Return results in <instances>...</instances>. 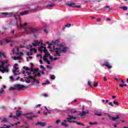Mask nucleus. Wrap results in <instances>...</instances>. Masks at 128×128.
Wrapping results in <instances>:
<instances>
[{
	"mask_svg": "<svg viewBox=\"0 0 128 128\" xmlns=\"http://www.w3.org/2000/svg\"><path fill=\"white\" fill-rule=\"evenodd\" d=\"M34 112H30L26 114H22L18 110L16 111V116H13V118H15L16 120H18V118H20L21 116H26L28 120L32 121L34 118H36V116H30V114H33Z\"/></svg>",
	"mask_w": 128,
	"mask_h": 128,
	"instance_id": "f257e3e1",
	"label": "nucleus"
},
{
	"mask_svg": "<svg viewBox=\"0 0 128 128\" xmlns=\"http://www.w3.org/2000/svg\"><path fill=\"white\" fill-rule=\"evenodd\" d=\"M0 63L1 64L0 68H2H2H0V72H1L2 74H4V72H8V66H10V64H8V60H0Z\"/></svg>",
	"mask_w": 128,
	"mask_h": 128,
	"instance_id": "f03ea898",
	"label": "nucleus"
},
{
	"mask_svg": "<svg viewBox=\"0 0 128 128\" xmlns=\"http://www.w3.org/2000/svg\"><path fill=\"white\" fill-rule=\"evenodd\" d=\"M53 50H55L56 54H54V56H62L60 55V52H63L64 54H66L68 50V48L64 47L63 48H56V46H53Z\"/></svg>",
	"mask_w": 128,
	"mask_h": 128,
	"instance_id": "7ed1b4c3",
	"label": "nucleus"
},
{
	"mask_svg": "<svg viewBox=\"0 0 128 128\" xmlns=\"http://www.w3.org/2000/svg\"><path fill=\"white\" fill-rule=\"evenodd\" d=\"M12 14L10 16V18L12 16H14V20H11L10 22H9V25L10 26H16V28H18V18H16V14H14V13L12 12Z\"/></svg>",
	"mask_w": 128,
	"mask_h": 128,
	"instance_id": "20e7f679",
	"label": "nucleus"
},
{
	"mask_svg": "<svg viewBox=\"0 0 128 128\" xmlns=\"http://www.w3.org/2000/svg\"><path fill=\"white\" fill-rule=\"evenodd\" d=\"M26 88V86L22 85L20 84H17L15 85L14 87H10L9 90H22V88Z\"/></svg>",
	"mask_w": 128,
	"mask_h": 128,
	"instance_id": "39448f33",
	"label": "nucleus"
},
{
	"mask_svg": "<svg viewBox=\"0 0 128 128\" xmlns=\"http://www.w3.org/2000/svg\"><path fill=\"white\" fill-rule=\"evenodd\" d=\"M68 118H66V120H68V122H69V124H76V122H78V121L72 120H76V116H74L70 114H68Z\"/></svg>",
	"mask_w": 128,
	"mask_h": 128,
	"instance_id": "423d86ee",
	"label": "nucleus"
},
{
	"mask_svg": "<svg viewBox=\"0 0 128 128\" xmlns=\"http://www.w3.org/2000/svg\"><path fill=\"white\" fill-rule=\"evenodd\" d=\"M12 12H0V18L6 16V18H10V16H12Z\"/></svg>",
	"mask_w": 128,
	"mask_h": 128,
	"instance_id": "0eeeda50",
	"label": "nucleus"
},
{
	"mask_svg": "<svg viewBox=\"0 0 128 128\" xmlns=\"http://www.w3.org/2000/svg\"><path fill=\"white\" fill-rule=\"evenodd\" d=\"M66 4L69 8H82V6L80 5L76 6V3L74 2L66 3Z\"/></svg>",
	"mask_w": 128,
	"mask_h": 128,
	"instance_id": "6e6552de",
	"label": "nucleus"
},
{
	"mask_svg": "<svg viewBox=\"0 0 128 128\" xmlns=\"http://www.w3.org/2000/svg\"><path fill=\"white\" fill-rule=\"evenodd\" d=\"M18 22H20V27L21 28H23L24 30H26V27L28 26V23L25 22L24 24H22V18L20 17H18Z\"/></svg>",
	"mask_w": 128,
	"mask_h": 128,
	"instance_id": "1a4fd4ad",
	"label": "nucleus"
},
{
	"mask_svg": "<svg viewBox=\"0 0 128 128\" xmlns=\"http://www.w3.org/2000/svg\"><path fill=\"white\" fill-rule=\"evenodd\" d=\"M64 122H61V126H64V128H68L70 126V125H68V124H66V122H68V119L66 120H63Z\"/></svg>",
	"mask_w": 128,
	"mask_h": 128,
	"instance_id": "9d476101",
	"label": "nucleus"
},
{
	"mask_svg": "<svg viewBox=\"0 0 128 128\" xmlns=\"http://www.w3.org/2000/svg\"><path fill=\"white\" fill-rule=\"evenodd\" d=\"M24 78H26L25 80V82L26 84H30V80H34V78L30 75L28 76V77H24Z\"/></svg>",
	"mask_w": 128,
	"mask_h": 128,
	"instance_id": "9b49d317",
	"label": "nucleus"
},
{
	"mask_svg": "<svg viewBox=\"0 0 128 128\" xmlns=\"http://www.w3.org/2000/svg\"><path fill=\"white\" fill-rule=\"evenodd\" d=\"M104 64H103V66H105L106 68H108L110 70L112 68V66H110V63L108 62V61L106 60H104Z\"/></svg>",
	"mask_w": 128,
	"mask_h": 128,
	"instance_id": "f8f14e48",
	"label": "nucleus"
},
{
	"mask_svg": "<svg viewBox=\"0 0 128 128\" xmlns=\"http://www.w3.org/2000/svg\"><path fill=\"white\" fill-rule=\"evenodd\" d=\"M34 42L32 43V44L33 46H38L40 44V42H38L36 40H34Z\"/></svg>",
	"mask_w": 128,
	"mask_h": 128,
	"instance_id": "ddd939ff",
	"label": "nucleus"
},
{
	"mask_svg": "<svg viewBox=\"0 0 128 128\" xmlns=\"http://www.w3.org/2000/svg\"><path fill=\"white\" fill-rule=\"evenodd\" d=\"M28 29L30 30L32 34H36V32L38 30V28L33 27H29Z\"/></svg>",
	"mask_w": 128,
	"mask_h": 128,
	"instance_id": "4468645a",
	"label": "nucleus"
},
{
	"mask_svg": "<svg viewBox=\"0 0 128 128\" xmlns=\"http://www.w3.org/2000/svg\"><path fill=\"white\" fill-rule=\"evenodd\" d=\"M36 126H41L42 128L46 126V122H38L36 124Z\"/></svg>",
	"mask_w": 128,
	"mask_h": 128,
	"instance_id": "2eb2a0df",
	"label": "nucleus"
},
{
	"mask_svg": "<svg viewBox=\"0 0 128 128\" xmlns=\"http://www.w3.org/2000/svg\"><path fill=\"white\" fill-rule=\"evenodd\" d=\"M60 57H54V56H50V60H51V62H55V60H60Z\"/></svg>",
	"mask_w": 128,
	"mask_h": 128,
	"instance_id": "dca6fc26",
	"label": "nucleus"
},
{
	"mask_svg": "<svg viewBox=\"0 0 128 128\" xmlns=\"http://www.w3.org/2000/svg\"><path fill=\"white\" fill-rule=\"evenodd\" d=\"M28 12H30V11L24 10L20 12V16H26V14H28Z\"/></svg>",
	"mask_w": 128,
	"mask_h": 128,
	"instance_id": "f3484780",
	"label": "nucleus"
},
{
	"mask_svg": "<svg viewBox=\"0 0 128 128\" xmlns=\"http://www.w3.org/2000/svg\"><path fill=\"white\" fill-rule=\"evenodd\" d=\"M106 8H108L109 10H116V9H112L109 6H106L104 7V10H106Z\"/></svg>",
	"mask_w": 128,
	"mask_h": 128,
	"instance_id": "a211bd4d",
	"label": "nucleus"
},
{
	"mask_svg": "<svg viewBox=\"0 0 128 128\" xmlns=\"http://www.w3.org/2000/svg\"><path fill=\"white\" fill-rule=\"evenodd\" d=\"M78 113V116H86V111L84 110H82V112H79Z\"/></svg>",
	"mask_w": 128,
	"mask_h": 128,
	"instance_id": "6ab92c4d",
	"label": "nucleus"
},
{
	"mask_svg": "<svg viewBox=\"0 0 128 128\" xmlns=\"http://www.w3.org/2000/svg\"><path fill=\"white\" fill-rule=\"evenodd\" d=\"M14 76H20V72H18V70H12ZM16 72H18V73H16Z\"/></svg>",
	"mask_w": 128,
	"mask_h": 128,
	"instance_id": "aec40b11",
	"label": "nucleus"
},
{
	"mask_svg": "<svg viewBox=\"0 0 128 128\" xmlns=\"http://www.w3.org/2000/svg\"><path fill=\"white\" fill-rule=\"evenodd\" d=\"M29 46L30 47L26 46V48H27V50H30V52H34V48H32V46L30 44Z\"/></svg>",
	"mask_w": 128,
	"mask_h": 128,
	"instance_id": "412c9836",
	"label": "nucleus"
},
{
	"mask_svg": "<svg viewBox=\"0 0 128 128\" xmlns=\"http://www.w3.org/2000/svg\"><path fill=\"white\" fill-rule=\"evenodd\" d=\"M9 78H10L12 82H14V80H18L20 78V76L17 77L16 78H14L12 76H10Z\"/></svg>",
	"mask_w": 128,
	"mask_h": 128,
	"instance_id": "4be33fe9",
	"label": "nucleus"
},
{
	"mask_svg": "<svg viewBox=\"0 0 128 128\" xmlns=\"http://www.w3.org/2000/svg\"><path fill=\"white\" fill-rule=\"evenodd\" d=\"M5 42H6V44H8V42H10V46H12V44H14V42L10 41L8 40V39H5Z\"/></svg>",
	"mask_w": 128,
	"mask_h": 128,
	"instance_id": "5701e85b",
	"label": "nucleus"
},
{
	"mask_svg": "<svg viewBox=\"0 0 128 128\" xmlns=\"http://www.w3.org/2000/svg\"><path fill=\"white\" fill-rule=\"evenodd\" d=\"M21 6H22V8H23L24 10L30 8V5H22Z\"/></svg>",
	"mask_w": 128,
	"mask_h": 128,
	"instance_id": "b1692460",
	"label": "nucleus"
},
{
	"mask_svg": "<svg viewBox=\"0 0 128 128\" xmlns=\"http://www.w3.org/2000/svg\"><path fill=\"white\" fill-rule=\"evenodd\" d=\"M52 43L54 44H58L60 43V39H57L55 40H53Z\"/></svg>",
	"mask_w": 128,
	"mask_h": 128,
	"instance_id": "393cba45",
	"label": "nucleus"
},
{
	"mask_svg": "<svg viewBox=\"0 0 128 128\" xmlns=\"http://www.w3.org/2000/svg\"><path fill=\"white\" fill-rule=\"evenodd\" d=\"M38 50L40 52V54H42L44 52V49L42 48V46H40L38 48Z\"/></svg>",
	"mask_w": 128,
	"mask_h": 128,
	"instance_id": "a878e982",
	"label": "nucleus"
},
{
	"mask_svg": "<svg viewBox=\"0 0 128 128\" xmlns=\"http://www.w3.org/2000/svg\"><path fill=\"white\" fill-rule=\"evenodd\" d=\"M54 4H48L46 6V8H54Z\"/></svg>",
	"mask_w": 128,
	"mask_h": 128,
	"instance_id": "bb28decb",
	"label": "nucleus"
},
{
	"mask_svg": "<svg viewBox=\"0 0 128 128\" xmlns=\"http://www.w3.org/2000/svg\"><path fill=\"white\" fill-rule=\"evenodd\" d=\"M2 122H8V118H4V119L2 121Z\"/></svg>",
	"mask_w": 128,
	"mask_h": 128,
	"instance_id": "cd10ccee",
	"label": "nucleus"
},
{
	"mask_svg": "<svg viewBox=\"0 0 128 128\" xmlns=\"http://www.w3.org/2000/svg\"><path fill=\"white\" fill-rule=\"evenodd\" d=\"M70 112L71 114H76V113L80 112V111H78L76 110H70Z\"/></svg>",
	"mask_w": 128,
	"mask_h": 128,
	"instance_id": "c85d7f7f",
	"label": "nucleus"
},
{
	"mask_svg": "<svg viewBox=\"0 0 128 128\" xmlns=\"http://www.w3.org/2000/svg\"><path fill=\"white\" fill-rule=\"evenodd\" d=\"M44 62H46L48 64H50V61L47 58L44 59Z\"/></svg>",
	"mask_w": 128,
	"mask_h": 128,
	"instance_id": "c756f323",
	"label": "nucleus"
},
{
	"mask_svg": "<svg viewBox=\"0 0 128 128\" xmlns=\"http://www.w3.org/2000/svg\"><path fill=\"white\" fill-rule=\"evenodd\" d=\"M2 56L4 58H6V56L4 53L2 52H0V58H2Z\"/></svg>",
	"mask_w": 128,
	"mask_h": 128,
	"instance_id": "7c9ffc66",
	"label": "nucleus"
},
{
	"mask_svg": "<svg viewBox=\"0 0 128 128\" xmlns=\"http://www.w3.org/2000/svg\"><path fill=\"white\" fill-rule=\"evenodd\" d=\"M18 66V64H15L13 66L14 68L16 70H18V68H17L16 66Z\"/></svg>",
	"mask_w": 128,
	"mask_h": 128,
	"instance_id": "2f4dec72",
	"label": "nucleus"
},
{
	"mask_svg": "<svg viewBox=\"0 0 128 128\" xmlns=\"http://www.w3.org/2000/svg\"><path fill=\"white\" fill-rule=\"evenodd\" d=\"M76 124H78V126H84V124H82V122H75Z\"/></svg>",
	"mask_w": 128,
	"mask_h": 128,
	"instance_id": "473e14b6",
	"label": "nucleus"
},
{
	"mask_svg": "<svg viewBox=\"0 0 128 128\" xmlns=\"http://www.w3.org/2000/svg\"><path fill=\"white\" fill-rule=\"evenodd\" d=\"M38 6H36L34 8L32 9V12H36V10H38Z\"/></svg>",
	"mask_w": 128,
	"mask_h": 128,
	"instance_id": "72a5a7b5",
	"label": "nucleus"
},
{
	"mask_svg": "<svg viewBox=\"0 0 128 128\" xmlns=\"http://www.w3.org/2000/svg\"><path fill=\"white\" fill-rule=\"evenodd\" d=\"M50 80H56V76L52 74L50 76Z\"/></svg>",
	"mask_w": 128,
	"mask_h": 128,
	"instance_id": "f704fd0d",
	"label": "nucleus"
},
{
	"mask_svg": "<svg viewBox=\"0 0 128 128\" xmlns=\"http://www.w3.org/2000/svg\"><path fill=\"white\" fill-rule=\"evenodd\" d=\"M103 116H104L105 118H108H108H110V114H108V113L104 114Z\"/></svg>",
	"mask_w": 128,
	"mask_h": 128,
	"instance_id": "c9c22d12",
	"label": "nucleus"
},
{
	"mask_svg": "<svg viewBox=\"0 0 128 128\" xmlns=\"http://www.w3.org/2000/svg\"><path fill=\"white\" fill-rule=\"evenodd\" d=\"M98 122H89V124H90V126H94V124H98Z\"/></svg>",
	"mask_w": 128,
	"mask_h": 128,
	"instance_id": "e433bc0d",
	"label": "nucleus"
},
{
	"mask_svg": "<svg viewBox=\"0 0 128 128\" xmlns=\"http://www.w3.org/2000/svg\"><path fill=\"white\" fill-rule=\"evenodd\" d=\"M88 84L90 88H92V82L90 80H88Z\"/></svg>",
	"mask_w": 128,
	"mask_h": 128,
	"instance_id": "4c0bfd02",
	"label": "nucleus"
},
{
	"mask_svg": "<svg viewBox=\"0 0 128 128\" xmlns=\"http://www.w3.org/2000/svg\"><path fill=\"white\" fill-rule=\"evenodd\" d=\"M94 116H103V114H102L100 113H94Z\"/></svg>",
	"mask_w": 128,
	"mask_h": 128,
	"instance_id": "58836bf2",
	"label": "nucleus"
},
{
	"mask_svg": "<svg viewBox=\"0 0 128 128\" xmlns=\"http://www.w3.org/2000/svg\"><path fill=\"white\" fill-rule=\"evenodd\" d=\"M15 50H17V52H15V54L16 56L18 55V50H20V48H18V47H17L16 48H15Z\"/></svg>",
	"mask_w": 128,
	"mask_h": 128,
	"instance_id": "ea45409f",
	"label": "nucleus"
},
{
	"mask_svg": "<svg viewBox=\"0 0 128 128\" xmlns=\"http://www.w3.org/2000/svg\"><path fill=\"white\" fill-rule=\"evenodd\" d=\"M110 119L112 120H113L114 122H116V117H111L110 118Z\"/></svg>",
	"mask_w": 128,
	"mask_h": 128,
	"instance_id": "a19ab883",
	"label": "nucleus"
},
{
	"mask_svg": "<svg viewBox=\"0 0 128 128\" xmlns=\"http://www.w3.org/2000/svg\"><path fill=\"white\" fill-rule=\"evenodd\" d=\"M46 68L48 69V70H52V66H50V65H47L46 66Z\"/></svg>",
	"mask_w": 128,
	"mask_h": 128,
	"instance_id": "79ce46f5",
	"label": "nucleus"
},
{
	"mask_svg": "<svg viewBox=\"0 0 128 128\" xmlns=\"http://www.w3.org/2000/svg\"><path fill=\"white\" fill-rule=\"evenodd\" d=\"M113 102L114 104H116V106H118V104H120V103H118V101L114 100Z\"/></svg>",
	"mask_w": 128,
	"mask_h": 128,
	"instance_id": "37998d69",
	"label": "nucleus"
},
{
	"mask_svg": "<svg viewBox=\"0 0 128 128\" xmlns=\"http://www.w3.org/2000/svg\"><path fill=\"white\" fill-rule=\"evenodd\" d=\"M33 80L32 81V84H30V86H34V84L36 82V79L34 78V79H32Z\"/></svg>",
	"mask_w": 128,
	"mask_h": 128,
	"instance_id": "c03bdc74",
	"label": "nucleus"
},
{
	"mask_svg": "<svg viewBox=\"0 0 128 128\" xmlns=\"http://www.w3.org/2000/svg\"><path fill=\"white\" fill-rule=\"evenodd\" d=\"M71 26H72V24H66V25L65 26H66V28H70Z\"/></svg>",
	"mask_w": 128,
	"mask_h": 128,
	"instance_id": "a18cd8bd",
	"label": "nucleus"
},
{
	"mask_svg": "<svg viewBox=\"0 0 128 128\" xmlns=\"http://www.w3.org/2000/svg\"><path fill=\"white\" fill-rule=\"evenodd\" d=\"M122 122H124V120H118L116 121V124H120Z\"/></svg>",
	"mask_w": 128,
	"mask_h": 128,
	"instance_id": "49530a36",
	"label": "nucleus"
},
{
	"mask_svg": "<svg viewBox=\"0 0 128 128\" xmlns=\"http://www.w3.org/2000/svg\"><path fill=\"white\" fill-rule=\"evenodd\" d=\"M36 74H37V76H38V78L40 77V76H42L40 72H37Z\"/></svg>",
	"mask_w": 128,
	"mask_h": 128,
	"instance_id": "de8ad7c7",
	"label": "nucleus"
},
{
	"mask_svg": "<svg viewBox=\"0 0 128 128\" xmlns=\"http://www.w3.org/2000/svg\"><path fill=\"white\" fill-rule=\"evenodd\" d=\"M38 56H40V58H42V53H40V54H38L36 55V57L38 58Z\"/></svg>",
	"mask_w": 128,
	"mask_h": 128,
	"instance_id": "09e8293b",
	"label": "nucleus"
},
{
	"mask_svg": "<svg viewBox=\"0 0 128 128\" xmlns=\"http://www.w3.org/2000/svg\"><path fill=\"white\" fill-rule=\"evenodd\" d=\"M58 46H60V48H68L67 46H64L62 44H59Z\"/></svg>",
	"mask_w": 128,
	"mask_h": 128,
	"instance_id": "8fccbe9b",
	"label": "nucleus"
},
{
	"mask_svg": "<svg viewBox=\"0 0 128 128\" xmlns=\"http://www.w3.org/2000/svg\"><path fill=\"white\" fill-rule=\"evenodd\" d=\"M124 10H128V7L126 6H123V9Z\"/></svg>",
	"mask_w": 128,
	"mask_h": 128,
	"instance_id": "3c124183",
	"label": "nucleus"
},
{
	"mask_svg": "<svg viewBox=\"0 0 128 128\" xmlns=\"http://www.w3.org/2000/svg\"><path fill=\"white\" fill-rule=\"evenodd\" d=\"M0 128H10V126L7 125L6 127H0Z\"/></svg>",
	"mask_w": 128,
	"mask_h": 128,
	"instance_id": "603ef678",
	"label": "nucleus"
},
{
	"mask_svg": "<svg viewBox=\"0 0 128 128\" xmlns=\"http://www.w3.org/2000/svg\"><path fill=\"white\" fill-rule=\"evenodd\" d=\"M98 82H94V86H95V88H96V86H98Z\"/></svg>",
	"mask_w": 128,
	"mask_h": 128,
	"instance_id": "864d4df0",
	"label": "nucleus"
},
{
	"mask_svg": "<svg viewBox=\"0 0 128 128\" xmlns=\"http://www.w3.org/2000/svg\"><path fill=\"white\" fill-rule=\"evenodd\" d=\"M59 122H60V120H58L56 121V124H58Z\"/></svg>",
	"mask_w": 128,
	"mask_h": 128,
	"instance_id": "5fc2aeb1",
	"label": "nucleus"
},
{
	"mask_svg": "<svg viewBox=\"0 0 128 128\" xmlns=\"http://www.w3.org/2000/svg\"><path fill=\"white\" fill-rule=\"evenodd\" d=\"M46 84H50V80H47L46 82Z\"/></svg>",
	"mask_w": 128,
	"mask_h": 128,
	"instance_id": "6e6d98bb",
	"label": "nucleus"
},
{
	"mask_svg": "<svg viewBox=\"0 0 128 128\" xmlns=\"http://www.w3.org/2000/svg\"><path fill=\"white\" fill-rule=\"evenodd\" d=\"M44 54H48V49H46V50H44Z\"/></svg>",
	"mask_w": 128,
	"mask_h": 128,
	"instance_id": "4d7b16f0",
	"label": "nucleus"
},
{
	"mask_svg": "<svg viewBox=\"0 0 128 128\" xmlns=\"http://www.w3.org/2000/svg\"><path fill=\"white\" fill-rule=\"evenodd\" d=\"M108 104H109V106H114V104H112V102H109Z\"/></svg>",
	"mask_w": 128,
	"mask_h": 128,
	"instance_id": "13d9d810",
	"label": "nucleus"
},
{
	"mask_svg": "<svg viewBox=\"0 0 128 128\" xmlns=\"http://www.w3.org/2000/svg\"><path fill=\"white\" fill-rule=\"evenodd\" d=\"M20 124V122H15V123H14V126H18V124Z\"/></svg>",
	"mask_w": 128,
	"mask_h": 128,
	"instance_id": "bf43d9fd",
	"label": "nucleus"
},
{
	"mask_svg": "<svg viewBox=\"0 0 128 128\" xmlns=\"http://www.w3.org/2000/svg\"><path fill=\"white\" fill-rule=\"evenodd\" d=\"M26 74H27L28 76H30V74H32V72H26Z\"/></svg>",
	"mask_w": 128,
	"mask_h": 128,
	"instance_id": "052dcab7",
	"label": "nucleus"
},
{
	"mask_svg": "<svg viewBox=\"0 0 128 128\" xmlns=\"http://www.w3.org/2000/svg\"><path fill=\"white\" fill-rule=\"evenodd\" d=\"M35 80H36V84H40V80H39L35 79Z\"/></svg>",
	"mask_w": 128,
	"mask_h": 128,
	"instance_id": "680f3d73",
	"label": "nucleus"
},
{
	"mask_svg": "<svg viewBox=\"0 0 128 128\" xmlns=\"http://www.w3.org/2000/svg\"><path fill=\"white\" fill-rule=\"evenodd\" d=\"M104 82H107L108 81V78H106V76H104Z\"/></svg>",
	"mask_w": 128,
	"mask_h": 128,
	"instance_id": "e2e57ef3",
	"label": "nucleus"
},
{
	"mask_svg": "<svg viewBox=\"0 0 128 128\" xmlns=\"http://www.w3.org/2000/svg\"><path fill=\"white\" fill-rule=\"evenodd\" d=\"M52 112H54V110H49L48 111L47 114H52Z\"/></svg>",
	"mask_w": 128,
	"mask_h": 128,
	"instance_id": "0e129e2a",
	"label": "nucleus"
},
{
	"mask_svg": "<svg viewBox=\"0 0 128 128\" xmlns=\"http://www.w3.org/2000/svg\"><path fill=\"white\" fill-rule=\"evenodd\" d=\"M36 71V72H40L41 70H40V68H37Z\"/></svg>",
	"mask_w": 128,
	"mask_h": 128,
	"instance_id": "69168bd1",
	"label": "nucleus"
},
{
	"mask_svg": "<svg viewBox=\"0 0 128 128\" xmlns=\"http://www.w3.org/2000/svg\"><path fill=\"white\" fill-rule=\"evenodd\" d=\"M42 96H45V98H48V94H42Z\"/></svg>",
	"mask_w": 128,
	"mask_h": 128,
	"instance_id": "338daca9",
	"label": "nucleus"
},
{
	"mask_svg": "<svg viewBox=\"0 0 128 128\" xmlns=\"http://www.w3.org/2000/svg\"><path fill=\"white\" fill-rule=\"evenodd\" d=\"M44 58H48V55L47 53L45 54Z\"/></svg>",
	"mask_w": 128,
	"mask_h": 128,
	"instance_id": "774afa93",
	"label": "nucleus"
}]
</instances>
